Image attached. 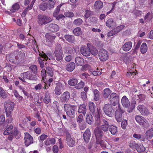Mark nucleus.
I'll list each match as a JSON object with an SVG mask.
<instances>
[{
  "mask_svg": "<svg viewBox=\"0 0 153 153\" xmlns=\"http://www.w3.org/2000/svg\"><path fill=\"white\" fill-rule=\"evenodd\" d=\"M29 68L33 72L34 74L36 75L37 73V67L36 65H32L30 66Z\"/></svg>",
  "mask_w": 153,
  "mask_h": 153,
  "instance_id": "nucleus-55",
  "label": "nucleus"
},
{
  "mask_svg": "<svg viewBox=\"0 0 153 153\" xmlns=\"http://www.w3.org/2000/svg\"><path fill=\"white\" fill-rule=\"evenodd\" d=\"M22 75L25 76L26 79L30 80L36 81L37 80L38 78L36 75L33 74L32 71H27L23 73Z\"/></svg>",
  "mask_w": 153,
  "mask_h": 153,
  "instance_id": "nucleus-14",
  "label": "nucleus"
},
{
  "mask_svg": "<svg viewBox=\"0 0 153 153\" xmlns=\"http://www.w3.org/2000/svg\"><path fill=\"white\" fill-rule=\"evenodd\" d=\"M136 149L139 152H142L145 151V148L143 146L141 145H138V146L137 147Z\"/></svg>",
  "mask_w": 153,
  "mask_h": 153,
  "instance_id": "nucleus-53",
  "label": "nucleus"
},
{
  "mask_svg": "<svg viewBox=\"0 0 153 153\" xmlns=\"http://www.w3.org/2000/svg\"><path fill=\"white\" fill-rule=\"evenodd\" d=\"M122 104L123 106L126 108H128L130 106V102L126 96H124L121 100Z\"/></svg>",
  "mask_w": 153,
  "mask_h": 153,
  "instance_id": "nucleus-24",
  "label": "nucleus"
},
{
  "mask_svg": "<svg viewBox=\"0 0 153 153\" xmlns=\"http://www.w3.org/2000/svg\"><path fill=\"white\" fill-rule=\"evenodd\" d=\"M40 9L43 11L45 10L47 8V3H42L39 6Z\"/></svg>",
  "mask_w": 153,
  "mask_h": 153,
  "instance_id": "nucleus-58",
  "label": "nucleus"
},
{
  "mask_svg": "<svg viewBox=\"0 0 153 153\" xmlns=\"http://www.w3.org/2000/svg\"><path fill=\"white\" fill-rule=\"evenodd\" d=\"M13 134L17 139L21 137V134L20 132L18 131L16 128H14Z\"/></svg>",
  "mask_w": 153,
  "mask_h": 153,
  "instance_id": "nucleus-49",
  "label": "nucleus"
},
{
  "mask_svg": "<svg viewBox=\"0 0 153 153\" xmlns=\"http://www.w3.org/2000/svg\"><path fill=\"white\" fill-rule=\"evenodd\" d=\"M135 120L140 126L144 127L146 124L147 123V121L146 119L140 115H136L135 117Z\"/></svg>",
  "mask_w": 153,
  "mask_h": 153,
  "instance_id": "nucleus-16",
  "label": "nucleus"
},
{
  "mask_svg": "<svg viewBox=\"0 0 153 153\" xmlns=\"http://www.w3.org/2000/svg\"><path fill=\"white\" fill-rule=\"evenodd\" d=\"M54 55L56 60L57 61H60L61 62L63 59V53L61 46L59 44L56 45L54 51Z\"/></svg>",
  "mask_w": 153,
  "mask_h": 153,
  "instance_id": "nucleus-2",
  "label": "nucleus"
},
{
  "mask_svg": "<svg viewBox=\"0 0 153 153\" xmlns=\"http://www.w3.org/2000/svg\"><path fill=\"white\" fill-rule=\"evenodd\" d=\"M85 16L86 18H88L89 17L91 14V11L88 10H85Z\"/></svg>",
  "mask_w": 153,
  "mask_h": 153,
  "instance_id": "nucleus-62",
  "label": "nucleus"
},
{
  "mask_svg": "<svg viewBox=\"0 0 153 153\" xmlns=\"http://www.w3.org/2000/svg\"><path fill=\"white\" fill-rule=\"evenodd\" d=\"M14 106V103L10 101L5 102L4 103L5 111L7 116H10L11 114Z\"/></svg>",
  "mask_w": 153,
  "mask_h": 153,
  "instance_id": "nucleus-4",
  "label": "nucleus"
},
{
  "mask_svg": "<svg viewBox=\"0 0 153 153\" xmlns=\"http://www.w3.org/2000/svg\"><path fill=\"white\" fill-rule=\"evenodd\" d=\"M127 124V122L126 120H123L121 123V126L123 129H125L126 128Z\"/></svg>",
  "mask_w": 153,
  "mask_h": 153,
  "instance_id": "nucleus-60",
  "label": "nucleus"
},
{
  "mask_svg": "<svg viewBox=\"0 0 153 153\" xmlns=\"http://www.w3.org/2000/svg\"><path fill=\"white\" fill-rule=\"evenodd\" d=\"M45 36L47 45L50 47L51 46L53 43L54 42V40L56 36L53 34L49 33H46Z\"/></svg>",
  "mask_w": 153,
  "mask_h": 153,
  "instance_id": "nucleus-15",
  "label": "nucleus"
},
{
  "mask_svg": "<svg viewBox=\"0 0 153 153\" xmlns=\"http://www.w3.org/2000/svg\"><path fill=\"white\" fill-rule=\"evenodd\" d=\"M38 23L41 25H45L52 20L51 17L43 15H39L38 16Z\"/></svg>",
  "mask_w": 153,
  "mask_h": 153,
  "instance_id": "nucleus-7",
  "label": "nucleus"
},
{
  "mask_svg": "<svg viewBox=\"0 0 153 153\" xmlns=\"http://www.w3.org/2000/svg\"><path fill=\"white\" fill-rule=\"evenodd\" d=\"M95 123L98 125L101 126L102 130L105 132L108 131L109 128V124L108 122L104 119L100 118V116L95 119Z\"/></svg>",
  "mask_w": 153,
  "mask_h": 153,
  "instance_id": "nucleus-1",
  "label": "nucleus"
},
{
  "mask_svg": "<svg viewBox=\"0 0 153 153\" xmlns=\"http://www.w3.org/2000/svg\"><path fill=\"white\" fill-rule=\"evenodd\" d=\"M146 134L148 138H151L153 137V128H152L147 131Z\"/></svg>",
  "mask_w": 153,
  "mask_h": 153,
  "instance_id": "nucleus-45",
  "label": "nucleus"
},
{
  "mask_svg": "<svg viewBox=\"0 0 153 153\" xmlns=\"http://www.w3.org/2000/svg\"><path fill=\"white\" fill-rule=\"evenodd\" d=\"M98 55L99 59L101 61H106L108 58V51L103 49H101Z\"/></svg>",
  "mask_w": 153,
  "mask_h": 153,
  "instance_id": "nucleus-12",
  "label": "nucleus"
},
{
  "mask_svg": "<svg viewBox=\"0 0 153 153\" xmlns=\"http://www.w3.org/2000/svg\"><path fill=\"white\" fill-rule=\"evenodd\" d=\"M109 131L112 134L115 135L117 132V127L116 126L110 125L109 126Z\"/></svg>",
  "mask_w": 153,
  "mask_h": 153,
  "instance_id": "nucleus-30",
  "label": "nucleus"
},
{
  "mask_svg": "<svg viewBox=\"0 0 153 153\" xmlns=\"http://www.w3.org/2000/svg\"><path fill=\"white\" fill-rule=\"evenodd\" d=\"M65 111L67 115L70 117L74 115L75 111L77 109V107L69 104H65L64 106Z\"/></svg>",
  "mask_w": 153,
  "mask_h": 153,
  "instance_id": "nucleus-8",
  "label": "nucleus"
},
{
  "mask_svg": "<svg viewBox=\"0 0 153 153\" xmlns=\"http://www.w3.org/2000/svg\"><path fill=\"white\" fill-rule=\"evenodd\" d=\"M82 22L83 21L82 19L80 18H78L74 21L73 24L76 26H79L80 25Z\"/></svg>",
  "mask_w": 153,
  "mask_h": 153,
  "instance_id": "nucleus-48",
  "label": "nucleus"
},
{
  "mask_svg": "<svg viewBox=\"0 0 153 153\" xmlns=\"http://www.w3.org/2000/svg\"><path fill=\"white\" fill-rule=\"evenodd\" d=\"M94 99L95 101H98L100 99V93L99 91L96 89L94 90L93 91Z\"/></svg>",
  "mask_w": 153,
  "mask_h": 153,
  "instance_id": "nucleus-44",
  "label": "nucleus"
},
{
  "mask_svg": "<svg viewBox=\"0 0 153 153\" xmlns=\"http://www.w3.org/2000/svg\"><path fill=\"white\" fill-rule=\"evenodd\" d=\"M53 69L49 67H47L46 70L44 69H42L41 71V75L42 77V79L44 80L46 74H48V76H52L53 74Z\"/></svg>",
  "mask_w": 153,
  "mask_h": 153,
  "instance_id": "nucleus-10",
  "label": "nucleus"
},
{
  "mask_svg": "<svg viewBox=\"0 0 153 153\" xmlns=\"http://www.w3.org/2000/svg\"><path fill=\"white\" fill-rule=\"evenodd\" d=\"M64 50L65 53L68 54L72 55L74 52V51L72 48L69 46L65 47Z\"/></svg>",
  "mask_w": 153,
  "mask_h": 153,
  "instance_id": "nucleus-33",
  "label": "nucleus"
},
{
  "mask_svg": "<svg viewBox=\"0 0 153 153\" xmlns=\"http://www.w3.org/2000/svg\"><path fill=\"white\" fill-rule=\"evenodd\" d=\"M75 61L78 65H82L84 62L83 59L79 57H77L75 58Z\"/></svg>",
  "mask_w": 153,
  "mask_h": 153,
  "instance_id": "nucleus-39",
  "label": "nucleus"
},
{
  "mask_svg": "<svg viewBox=\"0 0 153 153\" xmlns=\"http://www.w3.org/2000/svg\"><path fill=\"white\" fill-rule=\"evenodd\" d=\"M137 109L143 115L147 116L149 113L148 109L144 106L140 105L137 106Z\"/></svg>",
  "mask_w": 153,
  "mask_h": 153,
  "instance_id": "nucleus-19",
  "label": "nucleus"
},
{
  "mask_svg": "<svg viewBox=\"0 0 153 153\" xmlns=\"http://www.w3.org/2000/svg\"><path fill=\"white\" fill-rule=\"evenodd\" d=\"M66 140L67 145L70 147H73L75 144V141L74 137L69 132H66Z\"/></svg>",
  "mask_w": 153,
  "mask_h": 153,
  "instance_id": "nucleus-11",
  "label": "nucleus"
},
{
  "mask_svg": "<svg viewBox=\"0 0 153 153\" xmlns=\"http://www.w3.org/2000/svg\"><path fill=\"white\" fill-rule=\"evenodd\" d=\"M103 111L105 114L110 117H112L114 115V110L112 105L109 103L104 105L103 108Z\"/></svg>",
  "mask_w": 153,
  "mask_h": 153,
  "instance_id": "nucleus-6",
  "label": "nucleus"
},
{
  "mask_svg": "<svg viewBox=\"0 0 153 153\" xmlns=\"http://www.w3.org/2000/svg\"><path fill=\"white\" fill-rule=\"evenodd\" d=\"M103 6L102 2L100 0L96 1L95 3L94 7L96 9L101 8Z\"/></svg>",
  "mask_w": 153,
  "mask_h": 153,
  "instance_id": "nucleus-37",
  "label": "nucleus"
},
{
  "mask_svg": "<svg viewBox=\"0 0 153 153\" xmlns=\"http://www.w3.org/2000/svg\"><path fill=\"white\" fill-rule=\"evenodd\" d=\"M93 121L92 116L91 115L88 114L86 118V122L89 124H91L93 122Z\"/></svg>",
  "mask_w": 153,
  "mask_h": 153,
  "instance_id": "nucleus-50",
  "label": "nucleus"
},
{
  "mask_svg": "<svg viewBox=\"0 0 153 153\" xmlns=\"http://www.w3.org/2000/svg\"><path fill=\"white\" fill-rule=\"evenodd\" d=\"M70 97V94L68 91L62 93L60 97V100L62 102H67Z\"/></svg>",
  "mask_w": 153,
  "mask_h": 153,
  "instance_id": "nucleus-20",
  "label": "nucleus"
},
{
  "mask_svg": "<svg viewBox=\"0 0 153 153\" xmlns=\"http://www.w3.org/2000/svg\"><path fill=\"white\" fill-rule=\"evenodd\" d=\"M86 111L87 108L86 106L85 105H80L78 109V113H82L84 116H85Z\"/></svg>",
  "mask_w": 153,
  "mask_h": 153,
  "instance_id": "nucleus-28",
  "label": "nucleus"
},
{
  "mask_svg": "<svg viewBox=\"0 0 153 153\" xmlns=\"http://www.w3.org/2000/svg\"><path fill=\"white\" fill-rule=\"evenodd\" d=\"M78 82V80L76 78H73L68 81V84L71 86H75Z\"/></svg>",
  "mask_w": 153,
  "mask_h": 153,
  "instance_id": "nucleus-40",
  "label": "nucleus"
},
{
  "mask_svg": "<svg viewBox=\"0 0 153 153\" xmlns=\"http://www.w3.org/2000/svg\"><path fill=\"white\" fill-rule=\"evenodd\" d=\"M64 85L60 82H58L56 84V86L54 89L55 94L56 95H59L62 93L61 90L64 89Z\"/></svg>",
  "mask_w": 153,
  "mask_h": 153,
  "instance_id": "nucleus-18",
  "label": "nucleus"
},
{
  "mask_svg": "<svg viewBox=\"0 0 153 153\" xmlns=\"http://www.w3.org/2000/svg\"><path fill=\"white\" fill-rule=\"evenodd\" d=\"M147 47L146 44L145 43H143L140 47V51L141 53L144 54L147 51Z\"/></svg>",
  "mask_w": 153,
  "mask_h": 153,
  "instance_id": "nucleus-43",
  "label": "nucleus"
},
{
  "mask_svg": "<svg viewBox=\"0 0 153 153\" xmlns=\"http://www.w3.org/2000/svg\"><path fill=\"white\" fill-rule=\"evenodd\" d=\"M39 55L40 57L38 58V60L40 64V67L42 68L45 67V65L47 64L46 62L47 60L48 59L49 60L50 59V55L49 54H46L45 53H43Z\"/></svg>",
  "mask_w": 153,
  "mask_h": 153,
  "instance_id": "nucleus-3",
  "label": "nucleus"
},
{
  "mask_svg": "<svg viewBox=\"0 0 153 153\" xmlns=\"http://www.w3.org/2000/svg\"><path fill=\"white\" fill-rule=\"evenodd\" d=\"M81 98L83 100H85L87 99L86 93L84 92H82L81 93Z\"/></svg>",
  "mask_w": 153,
  "mask_h": 153,
  "instance_id": "nucleus-63",
  "label": "nucleus"
},
{
  "mask_svg": "<svg viewBox=\"0 0 153 153\" xmlns=\"http://www.w3.org/2000/svg\"><path fill=\"white\" fill-rule=\"evenodd\" d=\"M111 93L110 90L108 88H105L103 91V97L105 99L107 98Z\"/></svg>",
  "mask_w": 153,
  "mask_h": 153,
  "instance_id": "nucleus-42",
  "label": "nucleus"
},
{
  "mask_svg": "<svg viewBox=\"0 0 153 153\" xmlns=\"http://www.w3.org/2000/svg\"><path fill=\"white\" fill-rule=\"evenodd\" d=\"M55 142V139L52 138H48L45 142V143L46 146H48L51 144H54Z\"/></svg>",
  "mask_w": 153,
  "mask_h": 153,
  "instance_id": "nucleus-35",
  "label": "nucleus"
},
{
  "mask_svg": "<svg viewBox=\"0 0 153 153\" xmlns=\"http://www.w3.org/2000/svg\"><path fill=\"white\" fill-rule=\"evenodd\" d=\"M116 111L115 112V118L118 122H120L121 121L123 118L122 114L124 113V111L122 110L120 107V104L118 105V107Z\"/></svg>",
  "mask_w": 153,
  "mask_h": 153,
  "instance_id": "nucleus-9",
  "label": "nucleus"
},
{
  "mask_svg": "<svg viewBox=\"0 0 153 153\" xmlns=\"http://www.w3.org/2000/svg\"><path fill=\"white\" fill-rule=\"evenodd\" d=\"M13 128V125H10L4 131L3 133L5 135H7L10 134H12L13 131L12 129Z\"/></svg>",
  "mask_w": 153,
  "mask_h": 153,
  "instance_id": "nucleus-34",
  "label": "nucleus"
},
{
  "mask_svg": "<svg viewBox=\"0 0 153 153\" xmlns=\"http://www.w3.org/2000/svg\"><path fill=\"white\" fill-rule=\"evenodd\" d=\"M19 57L16 56L14 53H10L9 55V60L10 61L16 64H19V62L18 61Z\"/></svg>",
  "mask_w": 153,
  "mask_h": 153,
  "instance_id": "nucleus-22",
  "label": "nucleus"
},
{
  "mask_svg": "<svg viewBox=\"0 0 153 153\" xmlns=\"http://www.w3.org/2000/svg\"><path fill=\"white\" fill-rule=\"evenodd\" d=\"M0 96L3 98H6L7 96V94L3 88L0 87Z\"/></svg>",
  "mask_w": 153,
  "mask_h": 153,
  "instance_id": "nucleus-46",
  "label": "nucleus"
},
{
  "mask_svg": "<svg viewBox=\"0 0 153 153\" xmlns=\"http://www.w3.org/2000/svg\"><path fill=\"white\" fill-rule=\"evenodd\" d=\"M64 37L66 41L69 42L73 43L74 42L75 40L74 37L72 35H65Z\"/></svg>",
  "mask_w": 153,
  "mask_h": 153,
  "instance_id": "nucleus-32",
  "label": "nucleus"
},
{
  "mask_svg": "<svg viewBox=\"0 0 153 153\" xmlns=\"http://www.w3.org/2000/svg\"><path fill=\"white\" fill-rule=\"evenodd\" d=\"M94 133L97 138L102 137L103 134L102 131L101 129L98 128L95 129Z\"/></svg>",
  "mask_w": 153,
  "mask_h": 153,
  "instance_id": "nucleus-31",
  "label": "nucleus"
},
{
  "mask_svg": "<svg viewBox=\"0 0 153 153\" xmlns=\"http://www.w3.org/2000/svg\"><path fill=\"white\" fill-rule=\"evenodd\" d=\"M48 26V30L53 32H56L59 30V26L56 24L51 23Z\"/></svg>",
  "mask_w": 153,
  "mask_h": 153,
  "instance_id": "nucleus-23",
  "label": "nucleus"
},
{
  "mask_svg": "<svg viewBox=\"0 0 153 153\" xmlns=\"http://www.w3.org/2000/svg\"><path fill=\"white\" fill-rule=\"evenodd\" d=\"M43 101L46 104L48 103L51 101L50 93L48 91H47L46 92Z\"/></svg>",
  "mask_w": 153,
  "mask_h": 153,
  "instance_id": "nucleus-36",
  "label": "nucleus"
},
{
  "mask_svg": "<svg viewBox=\"0 0 153 153\" xmlns=\"http://www.w3.org/2000/svg\"><path fill=\"white\" fill-rule=\"evenodd\" d=\"M106 25L109 27H114L117 26L115 21L112 18L109 19L106 22Z\"/></svg>",
  "mask_w": 153,
  "mask_h": 153,
  "instance_id": "nucleus-27",
  "label": "nucleus"
},
{
  "mask_svg": "<svg viewBox=\"0 0 153 153\" xmlns=\"http://www.w3.org/2000/svg\"><path fill=\"white\" fill-rule=\"evenodd\" d=\"M129 146L132 149H135L138 146V144L136 143L135 141H131L129 143Z\"/></svg>",
  "mask_w": 153,
  "mask_h": 153,
  "instance_id": "nucleus-56",
  "label": "nucleus"
},
{
  "mask_svg": "<svg viewBox=\"0 0 153 153\" xmlns=\"http://www.w3.org/2000/svg\"><path fill=\"white\" fill-rule=\"evenodd\" d=\"M75 67V64L74 62H70L67 64L66 68V70L70 72L73 71Z\"/></svg>",
  "mask_w": 153,
  "mask_h": 153,
  "instance_id": "nucleus-29",
  "label": "nucleus"
},
{
  "mask_svg": "<svg viewBox=\"0 0 153 153\" xmlns=\"http://www.w3.org/2000/svg\"><path fill=\"white\" fill-rule=\"evenodd\" d=\"M19 7V4H15L12 6L10 11L12 12H15L16 10H18Z\"/></svg>",
  "mask_w": 153,
  "mask_h": 153,
  "instance_id": "nucleus-51",
  "label": "nucleus"
},
{
  "mask_svg": "<svg viewBox=\"0 0 153 153\" xmlns=\"http://www.w3.org/2000/svg\"><path fill=\"white\" fill-rule=\"evenodd\" d=\"M80 52L83 55L85 56H89L91 54L89 48L86 46H82L81 48Z\"/></svg>",
  "mask_w": 153,
  "mask_h": 153,
  "instance_id": "nucleus-21",
  "label": "nucleus"
},
{
  "mask_svg": "<svg viewBox=\"0 0 153 153\" xmlns=\"http://www.w3.org/2000/svg\"><path fill=\"white\" fill-rule=\"evenodd\" d=\"M65 16L68 17H72L74 16V13L72 12H66L64 13Z\"/></svg>",
  "mask_w": 153,
  "mask_h": 153,
  "instance_id": "nucleus-61",
  "label": "nucleus"
},
{
  "mask_svg": "<svg viewBox=\"0 0 153 153\" xmlns=\"http://www.w3.org/2000/svg\"><path fill=\"white\" fill-rule=\"evenodd\" d=\"M90 51L91 53L94 56L97 55L98 53V51L97 49L93 46H91L89 47Z\"/></svg>",
  "mask_w": 153,
  "mask_h": 153,
  "instance_id": "nucleus-41",
  "label": "nucleus"
},
{
  "mask_svg": "<svg viewBox=\"0 0 153 153\" xmlns=\"http://www.w3.org/2000/svg\"><path fill=\"white\" fill-rule=\"evenodd\" d=\"M18 88L20 91H21L22 92H23L24 95L27 96V97H29V94L27 91L26 89L23 86L21 85L18 86Z\"/></svg>",
  "mask_w": 153,
  "mask_h": 153,
  "instance_id": "nucleus-47",
  "label": "nucleus"
},
{
  "mask_svg": "<svg viewBox=\"0 0 153 153\" xmlns=\"http://www.w3.org/2000/svg\"><path fill=\"white\" fill-rule=\"evenodd\" d=\"M25 145L27 146L33 142V139L32 137L28 133H25Z\"/></svg>",
  "mask_w": 153,
  "mask_h": 153,
  "instance_id": "nucleus-17",
  "label": "nucleus"
},
{
  "mask_svg": "<svg viewBox=\"0 0 153 153\" xmlns=\"http://www.w3.org/2000/svg\"><path fill=\"white\" fill-rule=\"evenodd\" d=\"M73 33L76 36H80L82 33L81 28L79 27H76L73 30Z\"/></svg>",
  "mask_w": 153,
  "mask_h": 153,
  "instance_id": "nucleus-38",
  "label": "nucleus"
},
{
  "mask_svg": "<svg viewBox=\"0 0 153 153\" xmlns=\"http://www.w3.org/2000/svg\"><path fill=\"white\" fill-rule=\"evenodd\" d=\"M136 103V102L135 100L134 99L132 100L131 103L130 110H129V111H128V112H131L133 109H134V108Z\"/></svg>",
  "mask_w": 153,
  "mask_h": 153,
  "instance_id": "nucleus-57",
  "label": "nucleus"
},
{
  "mask_svg": "<svg viewBox=\"0 0 153 153\" xmlns=\"http://www.w3.org/2000/svg\"><path fill=\"white\" fill-rule=\"evenodd\" d=\"M132 47V43L131 42L129 41L124 43L123 45V50L125 51H128L131 50Z\"/></svg>",
  "mask_w": 153,
  "mask_h": 153,
  "instance_id": "nucleus-25",
  "label": "nucleus"
},
{
  "mask_svg": "<svg viewBox=\"0 0 153 153\" xmlns=\"http://www.w3.org/2000/svg\"><path fill=\"white\" fill-rule=\"evenodd\" d=\"M88 107L90 111L94 117L95 119L99 117L100 116L99 111L98 108L96 109V106L93 102H90L88 104Z\"/></svg>",
  "mask_w": 153,
  "mask_h": 153,
  "instance_id": "nucleus-5",
  "label": "nucleus"
},
{
  "mask_svg": "<svg viewBox=\"0 0 153 153\" xmlns=\"http://www.w3.org/2000/svg\"><path fill=\"white\" fill-rule=\"evenodd\" d=\"M73 57V56L72 55H68L65 57V60L67 62H69L72 60Z\"/></svg>",
  "mask_w": 153,
  "mask_h": 153,
  "instance_id": "nucleus-64",
  "label": "nucleus"
},
{
  "mask_svg": "<svg viewBox=\"0 0 153 153\" xmlns=\"http://www.w3.org/2000/svg\"><path fill=\"white\" fill-rule=\"evenodd\" d=\"M84 85V82L81 81L75 86V88L77 89H79L82 88Z\"/></svg>",
  "mask_w": 153,
  "mask_h": 153,
  "instance_id": "nucleus-59",
  "label": "nucleus"
},
{
  "mask_svg": "<svg viewBox=\"0 0 153 153\" xmlns=\"http://www.w3.org/2000/svg\"><path fill=\"white\" fill-rule=\"evenodd\" d=\"M109 100L110 102L114 105L115 106L117 105L118 106L119 100V96L116 93H113L111 94L110 95Z\"/></svg>",
  "mask_w": 153,
  "mask_h": 153,
  "instance_id": "nucleus-13",
  "label": "nucleus"
},
{
  "mask_svg": "<svg viewBox=\"0 0 153 153\" xmlns=\"http://www.w3.org/2000/svg\"><path fill=\"white\" fill-rule=\"evenodd\" d=\"M47 8L51 9L53 7L54 5V3L53 1L49 0L47 3Z\"/></svg>",
  "mask_w": 153,
  "mask_h": 153,
  "instance_id": "nucleus-52",
  "label": "nucleus"
},
{
  "mask_svg": "<svg viewBox=\"0 0 153 153\" xmlns=\"http://www.w3.org/2000/svg\"><path fill=\"white\" fill-rule=\"evenodd\" d=\"M124 25H121L115 28H114L113 30L114 31H115L116 34H117L121 30L124 28Z\"/></svg>",
  "mask_w": 153,
  "mask_h": 153,
  "instance_id": "nucleus-54",
  "label": "nucleus"
},
{
  "mask_svg": "<svg viewBox=\"0 0 153 153\" xmlns=\"http://www.w3.org/2000/svg\"><path fill=\"white\" fill-rule=\"evenodd\" d=\"M91 137V133L89 129H87L83 134L84 139L86 143L89 141Z\"/></svg>",
  "mask_w": 153,
  "mask_h": 153,
  "instance_id": "nucleus-26",
  "label": "nucleus"
}]
</instances>
